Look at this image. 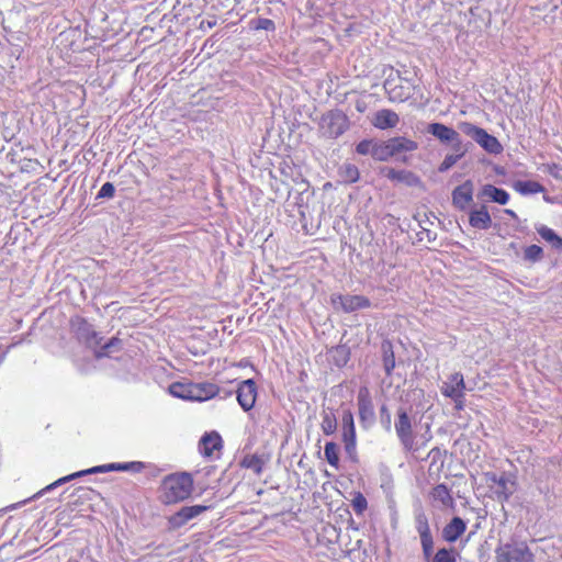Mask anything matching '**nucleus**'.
<instances>
[{"label":"nucleus","instance_id":"nucleus-41","mask_svg":"<svg viewBox=\"0 0 562 562\" xmlns=\"http://www.w3.org/2000/svg\"><path fill=\"white\" fill-rule=\"evenodd\" d=\"M543 257V250L538 245H530L525 249L524 258L527 261L536 262Z\"/></svg>","mask_w":562,"mask_h":562},{"label":"nucleus","instance_id":"nucleus-19","mask_svg":"<svg viewBox=\"0 0 562 562\" xmlns=\"http://www.w3.org/2000/svg\"><path fill=\"white\" fill-rule=\"evenodd\" d=\"M222 437L216 431L206 432L200 439V452L204 457H212L215 450H220L222 448Z\"/></svg>","mask_w":562,"mask_h":562},{"label":"nucleus","instance_id":"nucleus-20","mask_svg":"<svg viewBox=\"0 0 562 562\" xmlns=\"http://www.w3.org/2000/svg\"><path fill=\"white\" fill-rule=\"evenodd\" d=\"M469 223L476 229H488L492 226V217L485 204L480 209L472 210L469 214Z\"/></svg>","mask_w":562,"mask_h":562},{"label":"nucleus","instance_id":"nucleus-13","mask_svg":"<svg viewBox=\"0 0 562 562\" xmlns=\"http://www.w3.org/2000/svg\"><path fill=\"white\" fill-rule=\"evenodd\" d=\"M392 153L393 158L402 162H407L406 156H401L403 153L415 151L418 148V143L404 137V136H395L386 139Z\"/></svg>","mask_w":562,"mask_h":562},{"label":"nucleus","instance_id":"nucleus-28","mask_svg":"<svg viewBox=\"0 0 562 562\" xmlns=\"http://www.w3.org/2000/svg\"><path fill=\"white\" fill-rule=\"evenodd\" d=\"M428 457L431 459L429 464V472L431 473L435 471L439 473L445 465L447 451L441 450L439 447H435L429 451Z\"/></svg>","mask_w":562,"mask_h":562},{"label":"nucleus","instance_id":"nucleus-25","mask_svg":"<svg viewBox=\"0 0 562 562\" xmlns=\"http://www.w3.org/2000/svg\"><path fill=\"white\" fill-rule=\"evenodd\" d=\"M381 351L385 374L387 378H391L395 368V356L392 342L390 340H383L381 344Z\"/></svg>","mask_w":562,"mask_h":562},{"label":"nucleus","instance_id":"nucleus-3","mask_svg":"<svg viewBox=\"0 0 562 562\" xmlns=\"http://www.w3.org/2000/svg\"><path fill=\"white\" fill-rule=\"evenodd\" d=\"M497 562H533V553L525 541H512L496 549Z\"/></svg>","mask_w":562,"mask_h":562},{"label":"nucleus","instance_id":"nucleus-4","mask_svg":"<svg viewBox=\"0 0 562 562\" xmlns=\"http://www.w3.org/2000/svg\"><path fill=\"white\" fill-rule=\"evenodd\" d=\"M459 127L467 136L475 140L487 153L494 155L502 153L503 146L499 140L495 136L488 134L484 128L469 122L461 123Z\"/></svg>","mask_w":562,"mask_h":562},{"label":"nucleus","instance_id":"nucleus-22","mask_svg":"<svg viewBox=\"0 0 562 562\" xmlns=\"http://www.w3.org/2000/svg\"><path fill=\"white\" fill-rule=\"evenodd\" d=\"M465 521L456 516L443 528L442 537L448 542H454L465 531Z\"/></svg>","mask_w":562,"mask_h":562},{"label":"nucleus","instance_id":"nucleus-48","mask_svg":"<svg viewBox=\"0 0 562 562\" xmlns=\"http://www.w3.org/2000/svg\"><path fill=\"white\" fill-rule=\"evenodd\" d=\"M543 171L548 172L555 179H562V167L557 164L543 165Z\"/></svg>","mask_w":562,"mask_h":562},{"label":"nucleus","instance_id":"nucleus-18","mask_svg":"<svg viewBox=\"0 0 562 562\" xmlns=\"http://www.w3.org/2000/svg\"><path fill=\"white\" fill-rule=\"evenodd\" d=\"M341 440L345 446V452L351 462L357 463L359 461L357 453V436L356 427H342L341 428Z\"/></svg>","mask_w":562,"mask_h":562},{"label":"nucleus","instance_id":"nucleus-24","mask_svg":"<svg viewBox=\"0 0 562 562\" xmlns=\"http://www.w3.org/2000/svg\"><path fill=\"white\" fill-rule=\"evenodd\" d=\"M469 145H471V144L469 143L467 145H461L459 150L457 147H451L453 153L446 155L445 159L438 167V171L446 172L450 168H452L468 153Z\"/></svg>","mask_w":562,"mask_h":562},{"label":"nucleus","instance_id":"nucleus-12","mask_svg":"<svg viewBox=\"0 0 562 562\" xmlns=\"http://www.w3.org/2000/svg\"><path fill=\"white\" fill-rule=\"evenodd\" d=\"M236 397L245 412L250 411L257 398V385L252 379L245 380L239 383L236 391Z\"/></svg>","mask_w":562,"mask_h":562},{"label":"nucleus","instance_id":"nucleus-33","mask_svg":"<svg viewBox=\"0 0 562 562\" xmlns=\"http://www.w3.org/2000/svg\"><path fill=\"white\" fill-rule=\"evenodd\" d=\"M322 430L329 436L335 434L337 429V419L333 411H324L322 415Z\"/></svg>","mask_w":562,"mask_h":562},{"label":"nucleus","instance_id":"nucleus-51","mask_svg":"<svg viewBox=\"0 0 562 562\" xmlns=\"http://www.w3.org/2000/svg\"><path fill=\"white\" fill-rule=\"evenodd\" d=\"M452 401L454 402V406L458 411L460 409H463L464 407V394H462V397H454L452 398Z\"/></svg>","mask_w":562,"mask_h":562},{"label":"nucleus","instance_id":"nucleus-16","mask_svg":"<svg viewBox=\"0 0 562 562\" xmlns=\"http://www.w3.org/2000/svg\"><path fill=\"white\" fill-rule=\"evenodd\" d=\"M477 199L505 205L509 201V194L506 190L487 183L484 184L481 191L477 193Z\"/></svg>","mask_w":562,"mask_h":562},{"label":"nucleus","instance_id":"nucleus-21","mask_svg":"<svg viewBox=\"0 0 562 562\" xmlns=\"http://www.w3.org/2000/svg\"><path fill=\"white\" fill-rule=\"evenodd\" d=\"M465 383L461 373H454L450 378V383H445L441 391L442 394L451 400L454 397H462L464 394Z\"/></svg>","mask_w":562,"mask_h":562},{"label":"nucleus","instance_id":"nucleus-23","mask_svg":"<svg viewBox=\"0 0 562 562\" xmlns=\"http://www.w3.org/2000/svg\"><path fill=\"white\" fill-rule=\"evenodd\" d=\"M193 401L203 402L220 394L221 390L213 383H193Z\"/></svg>","mask_w":562,"mask_h":562},{"label":"nucleus","instance_id":"nucleus-1","mask_svg":"<svg viewBox=\"0 0 562 562\" xmlns=\"http://www.w3.org/2000/svg\"><path fill=\"white\" fill-rule=\"evenodd\" d=\"M165 502L177 503L188 498L193 488V480L189 473L172 474L162 482Z\"/></svg>","mask_w":562,"mask_h":562},{"label":"nucleus","instance_id":"nucleus-44","mask_svg":"<svg viewBox=\"0 0 562 562\" xmlns=\"http://www.w3.org/2000/svg\"><path fill=\"white\" fill-rule=\"evenodd\" d=\"M373 146H374V142L373 140L363 139V140H361L357 145L356 151L359 155H371L372 156V154H373Z\"/></svg>","mask_w":562,"mask_h":562},{"label":"nucleus","instance_id":"nucleus-29","mask_svg":"<svg viewBox=\"0 0 562 562\" xmlns=\"http://www.w3.org/2000/svg\"><path fill=\"white\" fill-rule=\"evenodd\" d=\"M193 383L175 382L169 386L170 394L182 400L193 401Z\"/></svg>","mask_w":562,"mask_h":562},{"label":"nucleus","instance_id":"nucleus-43","mask_svg":"<svg viewBox=\"0 0 562 562\" xmlns=\"http://www.w3.org/2000/svg\"><path fill=\"white\" fill-rule=\"evenodd\" d=\"M379 414H380V423L382 424L384 429L387 431L391 430L392 415H391L389 407L385 404H383L380 407Z\"/></svg>","mask_w":562,"mask_h":562},{"label":"nucleus","instance_id":"nucleus-36","mask_svg":"<svg viewBox=\"0 0 562 562\" xmlns=\"http://www.w3.org/2000/svg\"><path fill=\"white\" fill-rule=\"evenodd\" d=\"M431 495L436 501H439L445 506H450L453 504V498L450 494V491L445 484H438L436 487H434Z\"/></svg>","mask_w":562,"mask_h":562},{"label":"nucleus","instance_id":"nucleus-8","mask_svg":"<svg viewBox=\"0 0 562 562\" xmlns=\"http://www.w3.org/2000/svg\"><path fill=\"white\" fill-rule=\"evenodd\" d=\"M426 132L437 138L441 144L449 146L450 148L457 147L459 150L460 146L464 145L459 132L442 123H429L427 125Z\"/></svg>","mask_w":562,"mask_h":562},{"label":"nucleus","instance_id":"nucleus-49","mask_svg":"<svg viewBox=\"0 0 562 562\" xmlns=\"http://www.w3.org/2000/svg\"><path fill=\"white\" fill-rule=\"evenodd\" d=\"M355 426L353 415L350 409L342 411L341 414V428Z\"/></svg>","mask_w":562,"mask_h":562},{"label":"nucleus","instance_id":"nucleus-31","mask_svg":"<svg viewBox=\"0 0 562 562\" xmlns=\"http://www.w3.org/2000/svg\"><path fill=\"white\" fill-rule=\"evenodd\" d=\"M537 233L542 239L550 243L553 248L562 250V238L555 232L544 225L537 227Z\"/></svg>","mask_w":562,"mask_h":562},{"label":"nucleus","instance_id":"nucleus-14","mask_svg":"<svg viewBox=\"0 0 562 562\" xmlns=\"http://www.w3.org/2000/svg\"><path fill=\"white\" fill-rule=\"evenodd\" d=\"M209 507L204 505L184 506L176 514L170 516L169 525L172 529H178L184 526L192 518L204 513Z\"/></svg>","mask_w":562,"mask_h":562},{"label":"nucleus","instance_id":"nucleus-40","mask_svg":"<svg viewBox=\"0 0 562 562\" xmlns=\"http://www.w3.org/2000/svg\"><path fill=\"white\" fill-rule=\"evenodd\" d=\"M457 554L454 549L442 548L435 555L431 554L428 562H456Z\"/></svg>","mask_w":562,"mask_h":562},{"label":"nucleus","instance_id":"nucleus-27","mask_svg":"<svg viewBox=\"0 0 562 562\" xmlns=\"http://www.w3.org/2000/svg\"><path fill=\"white\" fill-rule=\"evenodd\" d=\"M122 348V340L117 337H112L104 345L98 346L94 351V357L97 359L108 357L111 352L119 351Z\"/></svg>","mask_w":562,"mask_h":562},{"label":"nucleus","instance_id":"nucleus-11","mask_svg":"<svg viewBox=\"0 0 562 562\" xmlns=\"http://www.w3.org/2000/svg\"><path fill=\"white\" fill-rule=\"evenodd\" d=\"M474 184L471 180H465L462 184L456 187L451 193L452 205L459 211H465L473 201Z\"/></svg>","mask_w":562,"mask_h":562},{"label":"nucleus","instance_id":"nucleus-10","mask_svg":"<svg viewBox=\"0 0 562 562\" xmlns=\"http://www.w3.org/2000/svg\"><path fill=\"white\" fill-rule=\"evenodd\" d=\"M491 488L493 490L497 502H507L517 490L516 475L509 472H502L499 474L497 485H491Z\"/></svg>","mask_w":562,"mask_h":562},{"label":"nucleus","instance_id":"nucleus-55","mask_svg":"<svg viewBox=\"0 0 562 562\" xmlns=\"http://www.w3.org/2000/svg\"><path fill=\"white\" fill-rule=\"evenodd\" d=\"M232 395V392H225V396H231Z\"/></svg>","mask_w":562,"mask_h":562},{"label":"nucleus","instance_id":"nucleus-6","mask_svg":"<svg viewBox=\"0 0 562 562\" xmlns=\"http://www.w3.org/2000/svg\"><path fill=\"white\" fill-rule=\"evenodd\" d=\"M70 324L72 331L80 342L93 350L100 346L102 337H100L93 325H91L86 318L76 316L70 321Z\"/></svg>","mask_w":562,"mask_h":562},{"label":"nucleus","instance_id":"nucleus-2","mask_svg":"<svg viewBox=\"0 0 562 562\" xmlns=\"http://www.w3.org/2000/svg\"><path fill=\"white\" fill-rule=\"evenodd\" d=\"M394 428L403 449L405 451H415L413 419L405 406H400L397 408Z\"/></svg>","mask_w":562,"mask_h":562},{"label":"nucleus","instance_id":"nucleus-54","mask_svg":"<svg viewBox=\"0 0 562 562\" xmlns=\"http://www.w3.org/2000/svg\"><path fill=\"white\" fill-rule=\"evenodd\" d=\"M504 212H505L507 215H509L510 217H513V218H517V215H516V213H515L513 210L506 209Z\"/></svg>","mask_w":562,"mask_h":562},{"label":"nucleus","instance_id":"nucleus-47","mask_svg":"<svg viewBox=\"0 0 562 562\" xmlns=\"http://www.w3.org/2000/svg\"><path fill=\"white\" fill-rule=\"evenodd\" d=\"M145 468V464L139 461H133V462H125L120 463V471H132V472H140Z\"/></svg>","mask_w":562,"mask_h":562},{"label":"nucleus","instance_id":"nucleus-38","mask_svg":"<svg viewBox=\"0 0 562 562\" xmlns=\"http://www.w3.org/2000/svg\"><path fill=\"white\" fill-rule=\"evenodd\" d=\"M263 464V460L257 454L246 456L241 461V467L251 469L256 474H260L262 472Z\"/></svg>","mask_w":562,"mask_h":562},{"label":"nucleus","instance_id":"nucleus-45","mask_svg":"<svg viewBox=\"0 0 562 562\" xmlns=\"http://www.w3.org/2000/svg\"><path fill=\"white\" fill-rule=\"evenodd\" d=\"M367 506L368 502L360 493L352 499V508L357 514H362L367 509Z\"/></svg>","mask_w":562,"mask_h":562},{"label":"nucleus","instance_id":"nucleus-52","mask_svg":"<svg viewBox=\"0 0 562 562\" xmlns=\"http://www.w3.org/2000/svg\"><path fill=\"white\" fill-rule=\"evenodd\" d=\"M87 472H88V474L104 473V472H106V469H105V465H97V467L87 469Z\"/></svg>","mask_w":562,"mask_h":562},{"label":"nucleus","instance_id":"nucleus-17","mask_svg":"<svg viewBox=\"0 0 562 562\" xmlns=\"http://www.w3.org/2000/svg\"><path fill=\"white\" fill-rule=\"evenodd\" d=\"M371 122L379 130H389L394 128L398 124L400 116L392 110L382 109L374 113Z\"/></svg>","mask_w":562,"mask_h":562},{"label":"nucleus","instance_id":"nucleus-42","mask_svg":"<svg viewBox=\"0 0 562 562\" xmlns=\"http://www.w3.org/2000/svg\"><path fill=\"white\" fill-rule=\"evenodd\" d=\"M250 29L252 30H265V31H274L276 24L272 20L266 18H259L250 21Z\"/></svg>","mask_w":562,"mask_h":562},{"label":"nucleus","instance_id":"nucleus-7","mask_svg":"<svg viewBox=\"0 0 562 562\" xmlns=\"http://www.w3.org/2000/svg\"><path fill=\"white\" fill-rule=\"evenodd\" d=\"M330 303L336 311L352 313L358 310L369 308L371 301L363 295H350L334 293L330 295Z\"/></svg>","mask_w":562,"mask_h":562},{"label":"nucleus","instance_id":"nucleus-37","mask_svg":"<svg viewBox=\"0 0 562 562\" xmlns=\"http://www.w3.org/2000/svg\"><path fill=\"white\" fill-rule=\"evenodd\" d=\"M339 175L344 182L353 183L359 180V169L352 164H345L339 169Z\"/></svg>","mask_w":562,"mask_h":562},{"label":"nucleus","instance_id":"nucleus-5","mask_svg":"<svg viewBox=\"0 0 562 562\" xmlns=\"http://www.w3.org/2000/svg\"><path fill=\"white\" fill-rule=\"evenodd\" d=\"M319 126L326 137L337 138L349 128V120L342 111L331 110L322 116Z\"/></svg>","mask_w":562,"mask_h":562},{"label":"nucleus","instance_id":"nucleus-39","mask_svg":"<svg viewBox=\"0 0 562 562\" xmlns=\"http://www.w3.org/2000/svg\"><path fill=\"white\" fill-rule=\"evenodd\" d=\"M359 417L361 422L372 423L374 420V411L370 401L359 398Z\"/></svg>","mask_w":562,"mask_h":562},{"label":"nucleus","instance_id":"nucleus-26","mask_svg":"<svg viewBox=\"0 0 562 562\" xmlns=\"http://www.w3.org/2000/svg\"><path fill=\"white\" fill-rule=\"evenodd\" d=\"M330 361L338 368L347 364L350 358V350L346 346H336L329 350Z\"/></svg>","mask_w":562,"mask_h":562},{"label":"nucleus","instance_id":"nucleus-35","mask_svg":"<svg viewBox=\"0 0 562 562\" xmlns=\"http://www.w3.org/2000/svg\"><path fill=\"white\" fill-rule=\"evenodd\" d=\"M324 456L326 461L334 468L339 467V447L336 442H326L324 447Z\"/></svg>","mask_w":562,"mask_h":562},{"label":"nucleus","instance_id":"nucleus-32","mask_svg":"<svg viewBox=\"0 0 562 562\" xmlns=\"http://www.w3.org/2000/svg\"><path fill=\"white\" fill-rule=\"evenodd\" d=\"M372 158L379 161H389L393 158L387 140L374 143Z\"/></svg>","mask_w":562,"mask_h":562},{"label":"nucleus","instance_id":"nucleus-34","mask_svg":"<svg viewBox=\"0 0 562 562\" xmlns=\"http://www.w3.org/2000/svg\"><path fill=\"white\" fill-rule=\"evenodd\" d=\"M85 475H88L87 470H81V471L75 472L72 474L66 475L64 477H60V479L56 480L55 482H53L52 484L47 485L41 492L36 493L33 496V498H37L41 495H43L45 492H48V491H50V490H53V488H55L57 486H60L64 483L70 482V481H72V480H75L77 477H81V476H85Z\"/></svg>","mask_w":562,"mask_h":562},{"label":"nucleus","instance_id":"nucleus-50","mask_svg":"<svg viewBox=\"0 0 562 562\" xmlns=\"http://www.w3.org/2000/svg\"><path fill=\"white\" fill-rule=\"evenodd\" d=\"M484 477H485V481L486 483L493 486H496L497 485V481L499 480V474H497L496 472H486L484 473Z\"/></svg>","mask_w":562,"mask_h":562},{"label":"nucleus","instance_id":"nucleus-15","mask_svg":"<svg viewBox=\"0 0 562 562\" xmlns=\"http://www.w3.org/2000/svg\"><path fill=\"white\" fill-rule=\"evenodd\" d=\"M382 172L387 179H390L392 181H397V182L404 183L407 187H422L423 186L422 179L416 173H414L413 171H409V170H404V169L396 170L391 167H384L382 169Z\"/></svg>","mask_w":562,"mask_h":562},{"label":"nucleus","instance_id":"nucleus-46","mask_svg":"<svg viewBox=\"0 0 562 562\" xmlns=\"http://www.w3.org/2000/svg\"><path fill=\"white\" fill-rule=\"evenodd\" d=\"M114 193H115V188H114L113 183H111V182H105V183L101 187L100 191L98 192L97 198H98V199H105V198H106V199H111V198H113V196H114Z\"/></svg>","mask_w":562,"mask_h":562},{"label":"nucleus","instance_id":"nucleus-9","mask_svg":"<svg viewBox=\"0 0 562 562\" xmlns=\"http://www.w3.org/2000/svg\"><path fill=\"white\" fill-rule=\"evenodd\" d=\"M416 530L420 537L424 559L429 561L434 551V539L428 524V518L424 512H419L415 516Z\"/></svg>","mask_w":562,"mask_h":562},{"label":"nucleus","instance_id":"nucleus-56","mask_svg":"<svg viewBox=\"0 0 562 562\" xmlns=\"http://www.w3.org/2000/svg\"><path fill=\"white\" fill-rule=\"evenodd\" d=\"M561 4H562V0H561Z\"/></svg>","mask_w":562,"mask_h":562},{"label":"nucleus","instance_id":"nucleus-53","mask_svg":"<svg viewBox=\"0 0 562 562\" xmlns=\"http://www.w3.org/2000/svg\"><path fill=\"white\" fill-rule=\"evenodd\" d=\"M106 472L110 471H120V463H109L105 464Z\"/></svg>","mask_w":562,"mask_h":562},{"label":"nucleus","instance_id":"nucleus-30","mask_svg":"<svg viewBox=\"0 0 562 562\" xmlns=\"http://www.w3.org/2000/svg\"><path fill=\"white\" fill-rule=\"evenodd\" d=\"M515 189L521 194H536L546 191L541 183L532 180L517 181L515 183Z\"/></svg>","mask_w":562,"mask_h":562}]
</instances>
